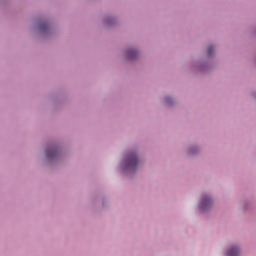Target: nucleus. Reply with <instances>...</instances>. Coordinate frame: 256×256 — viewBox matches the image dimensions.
Segmentation results:
<instances>
[{"label": "nucleus", "mask_w": 256, "mask_h": 256, "mask_svg": "<svg viewBox=\"0 0 256 256\" xmlns=\"http://www.w3.org/2000/svg\"><path fill=\"white\" fill-rule=\"evenodd\" d=\"M126 167L128 169H134L139 164V160L137 159V156L135 153H129L125 160Z\"/></svg>", "instance_id": "nucleus-1"}, {"label": "nucleus", "mask_w": 256, "mask_h": 256, "mask_svg": "<svg viewBox=\"0 0 256 256\" xmlns=\"http://www.w3.org/2000/svg\"><path fill=\"white\" fill-rule=\"evenodd\" d=\"M211 204H212L211 198L208 196H205L202 202L200 203L201 211L208 209L211 206Z\"/></svg>", "instance_id": "nucleus-2"}, {"label": "nucleus", "mask_w": 256, "mask_h": 256, "mask_svg": "<svg viewBox=\"0 0 256 256\" xmlns=\"http://www.w3.org/2000/svg\"><path fill=\"white\" fill-rule=\"evenodd\" d=\"M58 149L57 147H50L46 151V156L48 159H53L57 156Z\"/></svg>", "instance_id": "nucleus-3"}, {"label": "nucleus", "mask_w": 256, "mask_h": 256, "mask_svg": "<svg viewBox=\"0 0 256 256\" xmlns=\"http://www.w3.org/2000/svg\"><path fill=\"white\" fill-rule=\"evenodd\" d=\"M239 249L237 247H232L228 252L227 256H239Z\"/></svg>", "instance_id": "nucleus-4"}, {"label": "nucleus", "mask_w": 256, "mask_h": 256, "mask_svg": "<svg viewBox=\"0 0 256 256\" xmlns=\"http://www.w3.org/2000/svg\"><path fill=\"white\" fill-rule=\"evenodd\" d=\"M47 29H49V25L47 23H41L38 26V30L40 32H45V31H47Z\"/></svg>", "instance_id": "nucleus-5"}, {"label": "nucleus", "mask_w": 256, "mask_h": 256, "mask_svg": "<svg viewBox=\"0 0 256 256\" xmlns=\"http://www.w3.org/2000/svg\"><path fill=\"white\" fill-rule=\"evenodd\" d=\"M127 56H128L129 59H133L137 56V52L135 50H129L127 52Z\"/></svg>", "instance_id": "nucleus-6"}, {"label": "nucleus", "mask_w": 256, "mask_h": 256, "mask_svg": "<svg viewBox=\"0 0 256 256\" xmlns=\"http://www.w3.org/2000/svg\"><path fill=\"white\" fill-rule=\"evenodd\" d=\"M213 52H214L213 46H209V47H208V51H207L208 56H212V55H213Z\"/></svg>", "instance_id": "nucleus-7"}, {"label": "nucleus", "mask_w": 256, "mask_h": 256, "mask_svg": "<svg viewBox=\"0 0 256 256\" xmlns=\"http://www.w3.org/2000/svg\"><path fill=\"white\" fill-rule=\"evenodd\" d=\"M170 98H167L166 101L169 103Z\"/></svg>", "instance_id": "nucleus-8"}]
</instances>
